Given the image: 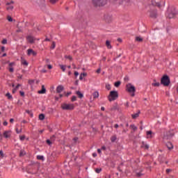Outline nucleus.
Masks as SVG:
<instances>
[{
    "mask_svg": "<svg viewBox=\"0 0 178 178\" xmlns=\"http://www.w3.org/2000/svg\"><path fill=\"white\" fill-rule=\"evenodd\" d=\"M118 98H119V93H118V91L116 90H111L108 96V99L110 102L118 99Z\"/></svg>",
    "mask_w": 178,
    "mask_h": 178,
    "instance_id": "f257e3e1",
    "label": "nucleus"
},
{
    "mask_svg": "<svg viewBox=\"0 0 178 178\" xmlns=\"http://www.w3.org/2000/svg\"><path fill=\"white\" fill-rule=\"evenodd\" d=\"M88 17L87 16H82L80 17L79 20V24L83 28H86L87 26H88Z\"/></svg>",
    "mask_w": 178,
    "mask_h": 178,
    "instance_id": "f03ea898",
    "label": "nucleus"
},
{
    "mask_svg": "<svg viewBox=\"0 0 178 178\" xmlns=\"http://www.w3.org/2000/svg\"><path fill=\"white\" fill-rule=\"evenodd\" d=\"M161 84H163L164 87H168L169 84H170V78L169 76L166 74L163 75L161 80Z\"/></svg>",
    "mask_w": 178,
    "mask_h": 178,
    "instance_id": "7ed1b4c3",
    "label": "nucleus"
},
{
    "mask_svg": "<svg viewBox=\"0 0 178 178\" xmlns=\"http://www.w3.org/2000/svg\"><path fill=\"white\" fill-rule=\"evenodd\" d=\"M61 108L63 111H73L74 109V104L64 103L61 105Z\"/></svg>",
    "mask_w": 178,
    "mask_h": 178,
    "instance_id": "20e7f679",
    "label": "nucleus"
},
{
    "mask_svg": "<svg viewBox=\"0 0 178 178\" xmlns=\"http://www.w3.org/2000/svg\"><path fill=\"white\" fill-rule=\"evenodd\" d=\"M92 4L96 8L98 6H105L106 5V0H92Z\"/></svg>",
    "mask_w": 178,
    "mask_h": 178,
    "instance_id": "39448f33",
    "label": "nucleus"
},
{
    "mask_svg": "<svg viewBox=\"0 0 178 178\" xmlns=\"http://www.w3.org/2000/svg\"><path fill=\"white\" fill-rule=\"evenodd\" d=\"M126 87L127 91H128V92H132L131 97H134V95H136V87L133 86L131 83L127 84Z\"/></svg>",
    "mask_w": 178,
    "mask_h": 178,
    "instance_id": "423d86ee",
    "label": "nucleus"
},
{
    "mask_svg": "<svg viewBox=\"0 0 178 178\" xmlns=\"http://www.w3.org/2000/svg\"><path fill=\"white\" fill-rule=\"evenodd\" d=\"M176 15H177V10H176L175 7H172L170 10H168V17L169 19H173Z\"/></svg>",
    "mask_w": 178,
    "mask_h": 178,
    "instance_id": "0eeeda50",
    "label": "nucleus"
},
{
    "mask_svg": "<svg viewBox=\"0 0 178 178\" xmlns=\"http://www.w3.org/2000/svg\"><path fill=\"white\" fill-rule=\"evenodd\" d=\"M111 112H115L118 111L119 113H122V108L119 107L118 103H114L112 107L110 108Z\"/></svg>",
    "mask_w": 178,
    "mask_h": 178,
    "instance_id": "6e6552de",
    "label": "nucleus"
},
{
    "mask_svg": "<svg viewBox=\"0 0 178 178\" xmlns=\"http://www.w3.org/2000/svg\"><path fill=\"white\" fill-rule=\"evenodd\" d=\"M149 17H150L151 19H156V17H158V10H151L149 11Z\"/></svg>",
    "mask_w": 178,
    "mask_h": 178,
    "instance_id": "1a4fd4ad",
    "label": "nucleus"
},
{
    "mask_svg": "<svg viewBox=\"0 0 178 178\" xmlns=\"http://www.w3.org/2000/svg\"><path fill=\"white\" fill-rule=\"evenodd\" d=\"M162 3H165V2H162V0H152V5H153V6L161 8V6H162Z\"/></svg>",
    "mask_w": 178,
    "mask_h": 178,
    "instance_id": "9d476101",
    "label": "nucleus"
},
{
    "mask_svg": "<svg viewBox=\"0 0 178 178\" xmlns=\"http://www.w3.org/2000/svg\"><path fill=\"white\" fill-rule=\"evenodd\" d=\"M174 134L170 133V131H167L164 133L163 139L164 140H170L173 137Z\"/></svg>",
    "mask_w": 178,
    "mask_h": 178,
    "instance_id": "9b49d317",
    "label": "nucleus"
},
{
    "mask_svg": "<svg viewBox=\"0 0 178 178\" xmlns=\"http://www.w3.org/2000/svg\"><path fill=\"white\" fill-rule=\"evenodd\" d=\"M26 40L29 44H34V37L32 35L26 36Z\"/></svg>",
    "mask_w": 178,
    "mask_h": 178,
    "instance_id": "f8f14e48",
    "label": "nucleus"
},
{
    "mask_svg": "<svg viewBox=\"0 0 178 178\" xmlns=\"http://www.w3.org/2000/svg\"><path fill=\"white\" fill-rule=\"evenodd\" d=\"M28 51V55H33V56H37V52L34 51V50H33V49H29L27 50Z\"/></svg>",
    "mask_w": 178,
    "mask_h": 178,
    "instance_id": "ddd939ff",
    "label": "nucleus"
},
{
    "mask_svg": "<svg viewBox=\"0 0 178 178\" xmlns=\"http://www.w3.org/2000/svg\"><path fill=\"white\" fill-rule=\"evenodd\" d=\"M63 90H65V88L63 87V86L60 85V86H58L56 88V92H57L58 94H60V92H61L62 91H63Z\"/></svg>",
    "mask_w": 178,
    "mask_h": 178,
    "instance_id": "4468645a",
    "label": "nucleus"
},
{
    "mask_svg": "<svg viewBox=\"0 0 178 178\" xmlns=\"http://www.w3.org/2000/svg\"><path fill=\"white\" fill-rule=\"evenodd\" d=\"M10 133H12V131H6L3 132V136L5 138H9L10 137Z\"/></svg>",
    "mask_w": 178,
    "mask_h": 178,
    "instance_id": "2eb2a0df",
    "label": "nucleus"
},
{
    "mask_svg": "<svg viewBox=\"0 0 178 178\" xmlns=\"http://www.w3.org/2000/svg\"><path fill=\"white\" fill-rule=\"evenodd\" d=\"M47 92V89L45 88V86H42V89L38 92V94H45Z\"/></svg>",
    "mask_w": 178,
    "mask_h": 178,
    "instance_id": "dca6fc26",
    "label": "nucleus"
},
{
    "mask_svg": "<svg viewBox=\"0 0 178 178\" xmlns=\"http://www.w3.org/2000/svg\"><path fill=\"white\" fill-rule=\"evenodd\" d=\"M35 165H29L28 166V172L29 173H33V171L32 170H30V169H33V170H35Z\"/></svg>",
    "mask_w": 178,
    "mask_h": 178,
    "instance_id": "f3484780",
    "label": "nucleus"
},
{
    "mask_svg": "<svg viewBox=\"0 0 178 178\" xmlns=\"http://www.w3.org/2000/svg\"><path fill=\"white\" fill-rule=\"evenodd\" d=\"M140 113H141V112L140 111V110H138L136 113L132 114L131 115L132 119H137V118H138V116H140Z\"/></svg>",
    "mask_w": 178,
    "mask_h": 178,
    "instance_id": "a211bd4d",
    "label": "nucleus"
},
{
    "mask_svg": "<svg viewBox=\"0 0 178 178\" xmlns=\"http://www.w3.org/2000/svg\"><path fill=\"white\" fill-rule=\"evenodd\" d=\"M166 147L168 148V149H173V144H172L170 142H168L166 143Z\"/></svg>",
    "mask_w": 178,
    "mask_h": 178,
    "instance_id": "6ab92c4d",
    "label": "nucleus"
},
{
    "mask_svg": "<svg viewBox=\"0 0 178 178\" xmlns=\"http://www.w3.org/2000/svg\"><path fill=\"white\" fill-rule=\"evenodd\" d=\"M35 2L38 5H44L45 3V0H35Z\"/></svg>",
    "mask_w": 178,
    "mask_h": 178,
    "instance_id": "aec40b11",
    "label": "nucleus"
},
{
    "mask_svg": "<svg viewBox=\"0 0 178 178\" xmlns=\"http://www.w3.org/2000/svg\"><path fill=\"white\" fill-rule=\"evenodd\" d=\"M106 46L108 49H112V45L111 44V42L109 40L106 41Z\"/></svg>",
    "mask_w": 178,
    "mask_h": 178,
    "instance_id": "412c9836",
    "label": "nucleus"
},
{
    "mask_svg": "<svg viewBox=\"0 0 178 178\" xmlns=\"http://www.w3.org/2000/svg\"><path fill=\"white\" fill-rule=\"evenodd\" d=\"M92 97L94 98V99H95L96 98H98V97H99V93L98 92V91H95L92 93Z\"/></svg>",
    "mask_w": 178,
    "mask_h": 178,
    "instance_id": "4be33fe9",
    "label": "nucleus"
},
{
    "mask_svg": "<svg viewBox=\"0 0 178 178\" xmlns=\"http://www.w3.org/2000/svg\"><path fill=\"white\" fill-rule=\"evenodd\" d=\"M76 95H78V97H79L80 99L84 97V95H83V93H81V92H80L79 90L76 91Z\"/></svg>",
    "mask_w": 178,
    "mask_h": 178,
    "instance_id": "5701e85b",
    "label": "nucleus"
},
{
    "mask_svg": "<svg viewBox=\"0 0 178 178\" xmlns=\"http://www.w3.org/2000/svg\"><path fill=\"white\" fill-rule=\"evenodd\" d=\"M116 140H118V137L116 136V135H114L111 137V143H115V141H116Z\"/></svg>",
    "mask_w": 178,
    "mask_h": 178,
    "instance_id": "b1692460",
    "label": "nucleus"
},
{
    "mask_svg": "<svg viewBox=\"0 0 178 178\" xmlns=\"http://www.w3.org/2000/svg\"><path fill=\"white\" fill-rule=\"evenodd\" d=\"M130 2V0H121V2L120 3L124 5H129V3Z\"/></svg>",
    "mask_w": 178,
    "mask_h": 178,
    "instance_id": "393cba45",
    "label": "nucleus"
},
{
    "mask_svg": "<svg viewBox=\"0 0 178 178\" xmlns=\"http://www.w3.org/2000/svg\"><path fill=\"white\" fill-rule=\"evenodd\" d=\"M22 65H24V66H29V63H27V60L23 59L22 60Z\"/></svg>",
    "mask_w": 178,
    "mask_h": 178,
    "instance_id": "a878e982",
    "label": "nucleus"
},
{
    "mask_svg": "<svg viewBox=\"0 0 178 178\" xmlns=\"http://www.w3.org/2000/svg\"><path fill=\"white\" fill-rule=\"evenodd\" d=\"M6 97H8V99H13V97H12V95H10V92L6 93Z\"/></svg>",
    "mask_w": 178,
    "mask_h": 178,
    "instance_id": "bb28decb",
    "label": "nucleus"
},
{
    "mask_svg": "<svg viewBox=\"0 0 178 178\" xmlns=\"http://www.w3.org/2000/svg\"><path fill=\"white\" fill-rule=\"evenodd\" d=\"M136 41H138V42H143V38H141L140 36H137L136 38Z\"/></svg>",
    "mask_w": 178,
    "mask_h": 178,
    "instance_id": "cd10ccee",
    "label": "nucleus"
},
{
    "mask_svg": "<svg viewBox=\"0 0 178 178\" xmlns=\"http://www.w3.org/2000/svg\"><path fill=\"white\" fill-rule=\"evenodd\" d=\"M37 159H38L39 161H44V156H41V155H38Z\"/></svg>",
    "mask_w": 178,
    "mask_h": 178,
    "instance_id": "c85d7f7f",
    "label": "nucleus"
},
{
    "mask_svg": "<svg viewBox=\"0 0 178 178\" xmlns=\"http://www.w3.org/2000/svg\"><path fill=\"white\" fill-rule=\"evenodd\" d=\"M61 70H63V72H65L66 70V65H59Z\"/></svg>",
    "mask_w": 178,
    "mask_h": 178,
    "instance_id": "c756f323",
    "label": "nucleus"
},
{
    "mask_svg": "<svg viewBox=\"0 0 178 178\" xmlns=\"http://www.w3.org/2000/svg\"><path fill=\"white\" fill-rule=\"evenodd\" d=\"M45 119V115L44 114H40L39 115V120H44Z\"/></svg>",
    "mask_w": 178,
    "mask_h": 178,
    "instance_id": "7c9ffc66",
    "label": "nucleus"
},
{
    "mask_svg": "<svg viewBox=\"0 0 178 178\" xmlns=\"http://www.w3.org/2000/svg\"><path fill=\"white\" fill-rule=\"evenodd\" d=\"M159 161H161V162H163V161H165V156L160 155L159 156Z\"/></svg>",
    "mask_w": 178,
    "mask_h": 178,
    "instance_id": "2f4dec72",
    "label": "nucleus"
},
{
    "mask_svg": "<svg viewBox=\"0 0 178 178\" xmlns=\"http://www.w3.org/2000/svg\"><path fill=\"white\" fill-rule=\"evenodd\" d=\"M120 84H122V82H120V81H116L115 83H114V86L115 87H119L120 86Z\"/></svg>",
    "mask_w": 178,
    "mask_h": 178,
    "instance_id": "473e14b6",
    "label": "nucleus"
},
{
    "mask_svg": "<svg viewBox=\"0 0 178 178\" xmlns=\"http://www.w3.org/2000/svg\"><path fill=\"white\" fill-rule=\"evenodd\" d=\"M26 155V152L24 150H21L19 152V156H24Z\"/></svg>",
    "mask_w": 178,
    "mask_h": 178,
    "instance_id": "72a5a7b5",
    "label": "nucleus"
},
{
    "mask_svg": "<svg viewBox=\"0 0 178 178\" xmlns=\"http://www.w3.org/2000/svg\"><path fill=\"white\" fill-rule=\"evenodd\" d=\"M130 127L133 129L134 131H136L137 130V127H136V125L134 124H131Z\"/></svg>",
    "mask_w": 178,
    "mask_h": 178,
    "instance_id": "f704fd0d",
    "label": "nucleus"
},
{
    "mask_svg": "<svg viewBox=\"0 0 178 178\" xmlns=\"http://www.w3.org/2000/svg\"><path fill=\"white\" fill-rule=\"evenodd\" d=\"M72 102H74L75 101H77V97L76 96H72L71 98Z\"/></svg>",
    "mask_w": 178,
    "mask_h": 178,
    "instance_id": "c9c22d12",
    "label": "nucleus"
},
{
    "mask_svg": "<svg viewBox=\"0 0 178 178\" xmlns=\"http://www.w3.org/2000/svg\"><path fill=\"white\" fill-rule=\"evenodd\" d=\"M55 47H56V44L55 43V42H52L51 49H55Z\"/></svg>",
    "mask_w": 178,
    "mask_h": 178,
    "instance_id": "e433bc0d",
    "label": "nucleus"
},
{
    "mask_svg": "<svg viewBox=\"0 0 178 178\" xmlns=\"http://www.w3.org/2000/svg\"><path fill=\"white\" fill-rule=\"evenodd\" d=\"M34 79H30L29 80V84H30V86H33V84H34Z\"/></svg>",
    "mask_w": 178,
    "mask_h": 178,
    "instance_id": "4c0bfd02",
    "label": "nucleus"
},
{
    "mask_svg": "<svg viewBox=\"0 0 178 178\" xmlns=\"http://www.w3.org/2000/svg\"><path fill=\"white\" fill-rule=\"evenodd\" d=\"M152 86H154V87H159V86H161V83L159 82H156V83H152Z\"/></svg>",
    "mask_w": 178,
    "mask_h": 178,
    "instance_id": "58836bf2",
    "label": "nucleus"
},
{
    "mask_svg": "<svg viewBox=\"0 0 178 178\" xmlns=\"http://www.w3.org/2000/svg\"><path fill=\"white\" fill-rule=\"evenodd\" d=\"M46 143H47V144L48 145H52V142H51V140H49V139H47V140H46Z\"/></svg>",
    "mask_w": 178,
    "mask_h": 178,
    "instance_id": "ea45409f",
    "label": "nucleus"
},
{
    "mask_svg": "<svg viewBox=\"0 0 178 178\" xmlns=\"http://www.w3.org/2000/svg\"><path fill=\"white\" fill-rule=\"evenodd\" d=\"M65 59H69L70 60H72L73 57H72V56H65Z\"/></svg>",
    "mask_w": 178,
    "mask_h": 178,
    "instance_id": "a19ab883",
    "label": "nucleus"
},
{
    "mask_svg": "<svg viewBox=\"0 0 178 178\" xmlns=\"http://www.w3.org/2000/svg\"><path fill=\"white\" fill-rule=\"evenodd\" d=\"M95 172H96V173H101V172H102V168H96Z\"/></svg>",
    "mask_w": 178,
    "mask_h": 178,
    "instance_id": "79ce46f5",
    "label": "nucleus"
},
{
    "mask_svg": "<svg viewBox=\"0 0 178 178\" xmlns=\"http://www.w3.org/2000/svg\"><path fill=\"white\" fill-rule=\"evenodd\" d=\"M8 71L10 72V73H13L15 72V69H13V67H10L8 68Z\"/></svg>",
    "mask_w": 178,
    "mask_h": 178,
    "instance_id": "37998d69",
    "label": "nucleus"
},
{
    "mask_svg": "<svg viewBox=\"0 0 178 178\" xmlns=\"http://www.w3.org/2000/svg\"><path fill=\"white\" fill-rule=\"evenodd\" d=\"M21 141H24V140H26V136L23 135L22 136L19 137Z\"/></svg>",
    "mask_w": 178,
    "mask_h": 178,
    "instance_id": "c03bdc74",
    "label": "nucleus"
},
{
    "mask_svg": "<svg viewBox=\"0 0 178 178\" xmlns=\"http://www.w3.org/2000/svg\"><path fill=\"white\" fill-rule=\"evenodd\" d=\"M55 138H56L55 135H53V136L50 138V140H51L52 143H54V141H55Z\"/></svg>",
    "mask_w": 178,
    "mask_h": 178,
    "instance_id": "a18cd8bd",
    "label": "nucleus"
},
{
    "mask_svg": "<svg viewBox=\"0 0 178 178\" xmlns=\"http://www.w3.org/2000/svg\"><path fill=\"white\" fill-rule=\"evenodd\" d=\"M146 134H147V136H150V137H151V136L152 134V131H147L146 132Z\"/></svg>",
    "mask_w": 178,
    "mask_h": 178,
    "instance_id": "49530a36",
    "label": "nucleus"
},
{
    "mask_svg": "<svg viewBox=\"0 0 178 178\" xmlns=\"http://www.w3.org/2000/svg\"><path fill=\"white\" fill-rule=\"evenodd\" d=\"M0 156L1 158H3L5 156V154H3V151L0 150Z\"/></svg>",
    "mask_w": 178,
    "mask_h": 178,
    "instance_id": "de8ad7c7",
    "label": "nucleus"
},
{
    "mask_svg": "<svg viewBox=\"0 0 178 178\" xmlns=\"http://www.w3.org/2000/svg\"><path fill=\"white\" fill-rule=\"evenodd\" d=\"M1 44H8V40L3 39V40L1 41Z\"/></svg>",
    "mask_w": 178,
    "mask_h": 178,
    "instance_id": "09e8293b",
    "label": "nucleus"
},
{
    "mask_svg": "<svg viewBox=\"0 0 178 178\" xmlns=\"http://www.w3.org/2000/svg\"><path fill=\"white\" fill-rule=\"evenodd\" d=\"M13 3H15V1H11L10 3L9 2L6 3V5L7 6H9V5H13Z\"/></svg>",
    "mask_w": 178,
    "mask_h": 178,
    "instance_id": "8fccbe9b",
    "label": "nucleus"
},
{
    "mask_svg": "<svg viewBox=\"0 0 178 178\" xmlns=\"http://www.w3.org/2000/svg\"><path fill=\"white\" fill-rule=\"evenodd\" d=\"M7 19H8V22H13V18H12V17H10V16H8Z\"/></svg>",
    "mask_w": 178,
    "mask_h": 178,
    "instance_id": "3c124183",
    "label": "nucleus"
},
{
    "mask_svg": "<svg viewBox=\"0 0 178 178\" xmlns=\"http://www.w3.org/2000/svg\"><path fill=\"white\" fill-rule=\"evenodd\" d=\"M106 90H111V85L110 84H106Z\"/></svg>",
    "mask_w": 178,
    "mask_h": 178,
    "instance_id": "603ef678",
    "label": "nucleus"
},
{
    "mask_svg": "<svg viewBox=\"0 0 178 178\" xmlns=\"http://www.w3.org/2000/svg\"><path fill=\"white\" fill-rule=\"evenodd\" d=\"M143 174L141 173V172H137V173H136V177H141V176H143Z\"/></svg>",
    "mask_w": 178,
    "mask_h": 178,
    "instance_id": "864d4df0",
    "label": "nucleus"
},
{
    "mask_svg": "<svg viewBox=\"0 0 178 178\" xmlns=\"http://www.w3.org/2000/svg\"><path fill=\"white\" fill-rule=\"evenodd\" d=\"M13 6H10L9 7H7V10H13Z\"/></svg>",
    "mask_w": 178,
    "mask_h": 178,
    "instance_id": "5fc2aeb1",
    "label": "nucleus"
},
{
    "mask_svg": "<svg viewBox=\"0 0 178 178\" xmlns=\"http://www.w3.org/2000/svg\"><path fill=\"white\" fill-rule=\"evenodd\" d=\"M56 2H58V0H50V3H56Z\"/></svg>",
    "mask_w": 178,
    "mask_h": 178,
    "instance_id": "6e6d98bb",
    "label": "nucleus"
},
{
    "mask_svg": "<svg viewBox=\"0 0 178 178\" xmlns=\"http://www.w3.org/2000/svg\"><path fill=\"white\" fill-rule=\"evenodd\" d=\"M19 94H20L21 97H24V92L19 91Z\"/></svg>",
    "mask_w": 178,
    "mask_h": 178,
    "instance_id": "4d7b16f0",
    "label": "nucleus"
},
{
    "mask_svg": "<svg viewBox=\"0 0 178 178\" xmlns=\"http://www.w3.org/2000/svg\"><path fill=\"white\" fill-rule=\"evenodd\" d=\"M14 65H15V62H13V63H9L10 67H12L13 66H14Z\"/></svg>",
    "mask_w": 178,
    "mask_h": 178,
    "instance_id": "13d9d810",
    "label": "nucleus"
},
{
    "mask_svg": "<svg viewBox=\"0 0 178 178\" xmlns=\"http://www.w3.org/2000/svg\"><path fill=\"white\" fill-rule=\"evenodd\" d=\"M19 87H22V84L18 83V84L16 86L15 88L17 90V89L19 88Z\"/></svg>",
    "mask_w": 178,
    "mask_h": 178,
    "instance_id": "bf43d9fd",
    "label": "nucleus"
},
{
    "mask_svg": "<svg viewBox=\"0 0 178 178\" xmlns=\"http://www.w3.org/2000/svg\"><path fill=\"white\" fill-rule=\"evenodd\" d=\"M74 76H75L76 77H77V76H79V72L75 71V72H74Z\"/></svg>",
    "mask_w": 178,
    "mask_h": 178,
    "instance_id": "052dcab7",
    "label": "nucleus"
},
{
    "mask_svg": "<svg viewBox=\"0 0 178 178\" xmlns=\"http://www.w3.org/2000/svg\"><path fill=\"white\" fill-rule=\"evenodd\" d=\"M165 172L166 173H169L170 172H172V169H167Z\"/></svg>",
    "mask_w": 178,
    "mask_h": 178,
    "instance_id": "680f3d73",
    "label": "nucleus"
},
{
    "mask_svg": "<svg viewBox=\"0 0 178 178\" xmlns=\"http://www.w3.org/2000/svg\"><path fill=\"white\" fill-rule=\"evenodd\" d=\"M81 75L83 76V77H86L87 76L86 72L81 73Z\"/></svg>",
    "mask_w": 178,
    "mask_h": 178,
    "instance_id": "e2e57ef3",
    "label": "nucleus"
},
{
    "mask_svg": "<svg viewBox=\"0 0 178 178\" xmlns=\"http://www.w3.org/2000/svg\"><path fill=\"white\" fill-rule=\"evenodd\" d=\"M75 86H79V80H76L74 83Z\"/></svg>",
    "mask_w": 178,
    "mask_h": 178,
    "instance_id": "0e129e2a",
    "label": "nucleus"
},
{
    "mask_svg": "<svg viewBox=\"0 0 178 178\" xmlns=\"http://www.w3.org/2000/svg\"><path fill=\"white\" fill-rule=\"evenodd\" d=\"M71 94H72V92H67L65 96L68 97L69 95H71Z\"/></svg>",
    "mask_w": 178,
    "mask_h": 178,
    "instance_id": "69168bd1",
    "label": "nucleus"
},
{
    "mask_svg": "<svg viewBox=\"0 0 178 178\" xmlns=\"http://www.w3.org/2000/svg\"><path fill=\"white\" fill-rule=\"evenodd\" d=\"M3 124V126H8V122L4 121Z\"/></svg>",
    "mask_w": 178,
    "mask_h": 178,
    "instance_id": "338daca9",
    "label": "nucleus"
},
{
    "mask_svg": "<svg viewBox=\"0 0 178 178\" xmlns=\"http://www.w3.org/2000/svg\"><path fill=\"white\" fill-rule=\"evenodd\" d=\"M47 67H48V69L51 70V69H52V65H47Z\"/></svg>",
    "mask_w": 178,
    "mask_h": 178,
    "instance_id": "774afa93",
    "label": "nucleus"
}]
</instances>
